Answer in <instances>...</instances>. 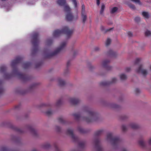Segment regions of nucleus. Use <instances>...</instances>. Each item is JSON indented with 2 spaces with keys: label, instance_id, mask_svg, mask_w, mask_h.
I'll return each instance as SVG.
<instances>
[{
  "label": "nucleus",
  "instance_id": "nucleus-1",
  "mask_svg": "<svg viewBox=\"0 0 151 151\" xmlns=\"http://www.w3.org/2000/svg\"><path fill=\"white\" fill-rule=\"evenodd\" d=\"M67 42L66 41L62 42L60 43V46L58 47L53 52H52L49 48L45 50L44 52V54L45 57H48L57 54L65 48Z\"/></svg>",
  "mask_w": 151,
  "mask_h": 151
},
{
  "label": "nucleus",
  "instance_id": "nucleus-2",
  "mask_svg": "<svg viewBox=\"0 0 151 151\" xmlns=\"http://www.w3.org/2000/svg\"><path fill=\"white\" fill-rule=\"evenodd\" d=\"M83 110L88 116L87 117L84 118V120L86 122L89 123L94 120L96 115V114L95 112L86 106L84 107Z\"/></svg>",
  "mask_w": 151,
  "mask_h": 151
},
{
  "label": "nucleus",
  "instance_id": "nucleus-3",
  "mask_svg": "<svg viewBox=\"0 0 151 151\" xmlns=\"http://www.w3.org/2000/svg\"><path fill=\"white\" fill-rule=\"evenodd\" d=\"M106 141L113 147H116L119 143L120 140L117 137H113L111 133H108L106 139Z\"/></svg>",
  "mask_w": 151,
  "mask_h": 151
},
{
  "label": "nucleus",
  "instance_id": "nucleus-4",
  "mask_svg": "<svg viewBox=\"0 0 151 151\" xmlns=\"http://www.w3.org/2000/svg\"><path fill=\"white\" fill-rule=\"evenodd\" d=\"M140 60L139 58L136 59L134 62V66L138 68L136 69V72L139 73H141L143 76H145L147 74V71L142 68V65L140 63Z\"/></svg>",
  "mask_w": 151,
  "mask_h": 151
},
{
  "label": "nucleus",
  "instance_id": "nucleus-5",
  "mask_svg": "<svg viewBox=\"0 0 151 151\" xmlns=\"http://www.w3.org/2000/svg\"><path fill=\"white\" fill-rule=\"evenodd\" d=\"M73 32V30H69L66 26L63 27L61 30L58 29L55 31L53 33V36L54 37H57L61 34H65L67 36H68Z\"/></svg>",
  "mask_w": 151,
  "mask_h": 151
},
{
  "label": "nucleus",
  "instance_id": "nucleus-6",
  "mask_svg": "<svg viewBox=\"0 0 151 151\" xmlns=\"http://www.w3.org/2000/svg\"><path fill=\"white\" fill-rule=\"evenodd\" d=\"M38 34L35 33L32 37V44L33 46V51H35L37 49V46L39 42V39L38 38Z\"/></svg>",
  "mask_w": 151,
  "mask_h": 151
},
{
  "label": "nucleus",
  "instance_id": "nucleus-7",
  "mask_svg": "<svg viewBox=\"0 0 151 151\" xmlns=\"http://www.w3.org/2000/svg\"><path fill=\"white\" fill-rule=\"evenodd\" d=\"M65 11L67 12L66 18L67 20L70 21L72 20L73 17L71 14L70 12V10L69 7L68 6H66L64 8Z\"/></svg>",
  "mask_w": 151,
  "mask_h": 151
},
{
  "label": "nucleus",
  "instance_id": "nucleus-8",
  "mask_svg": "<svg viewBox=\"0 0 151 151\" xmlns=\"http://www.w3.org/2000/svg\"><path fill=\"white\" fill-rule=\"evenodd\" d=\"M138 126L137 124L134 123H131L129 124L127 126L123 125L122 126V129L124 131H125L129 127H130L133 129H137L138 127Z\"/></svg>",
  "mask_w": 151,
  "mask_h": 151
},
{
  "label": "nucleus",
  "instance_id": "nucleus-9",
  "mask_svg": "<svg viewBox=\"0 0 151 151\" xmlns=\"http://www.w3.org/2000/svg\"><path fill=\"white\" fill-rule=\"evenodd\" d=\"M67 133L70 136L72 139L74 141H76L77 139V137L73 134L72 129H68L67 131Z\"/></svg>",
  "mask_w": 151,
  "mask_h": 151
},
{
  "label": "nucleus",
  "instance_id": "nucleus-10",
  "mask_svg": "<svg viewBox=\"0 0 151 151\" xmlns=\"http://www.w3.org/2000/svg\"><path fill=\"white\" fill-rule=\"evenodd\" d=\"M80 101L79 99L75 98H72L70 99L69 102L72 104H78Z\"/></svg>",
  "mask_w": 151,
  "mask_h": 151
},
{
  "label": "nucleus",
  "instance_id": "nucleus-11",
  "mask_svg": "<svg viewBox=\"0 0 151 151\" xmlns=\"http://www.w3.org/2000/svg\"><path fill=\"white\" fill-rule=\"evenodd\" d=\"M116 79L115 78H113L111 81V82L105 81L102 83V84L104 85H107L110 84V83H114L116 82Z\"/></svg>",
  "mask_w": 151,
  "mask_h": 151
},
{
  "label": "nucleus",
  "instance_id": "nucleus-12",
  "mask_svg": "<svg viewBox=\"0 0 151 151\" xmlns=\"http://www.w3.org/2000/svg\"><path fill=\"white\" fill-rule=\"evenodd\" d=\"M99 141L98 140H96L94 142L95 147L97 150V151H101L102 150L101 147L99 145Z\"/></svg>",
  "mask_w": 151,
  "mask_h": 151
},
{
  "label": "nucleus",
  "instance_id": "nucleus-13",
  "mask_svg": "<svg viewBox=\"0 0 151 151\" xmlns=\"http://www.w3.org/2000/svg\"><path fill=\"white\" fill-rule=\"evenodd\" d=\"M20 60V58H17L15 60H13L11 63V65L13 67L14 66L16 65L17 63H19Z\"/></svg>",
  "mask_w": 151,
  "mask_h": 151
},
{
  "label": "nucleus",
  "instance_id": "nucleus-14",
  "mask_svg": "<svg viewBox=\"0 0 151 151\" xmlns=\"http://www.w3.org/2000/svg\"><path fill=\"white\" fill-rule=\"evenodd\" d=\"M57 2L59 5L63 6L66 3V0H58Z\"/></svg>",
  "mask_w": 151,
  "mask_h": 151
},
{
  "label": "nucleus",
  "instance_id": "nucleus-15",
  "mask_svg": "<svg viewBox=\"0 0 151 151\" xmlns=\"http://www.w3.org/2000/svg\"><path fill=\"white\" fill-rule=\"evenodd\" d=\"M58 82L59 85L62 86L65 84V81L61 78H59L58 79Z\"/></svg>",
  "mask_w": 151,
  "mask_h": 151
},
{
  "label": "nucleus",
  "instance_id": "nucleus-16",
  "mask_svg": "<svg viewBox=\"0 0 151 151\" xmlns=\"http://www.w3.org/2000/svg\"><path fill=\"white\" fill-rule=\"evenodd\" d=\"M120 77L122 80H124L127 78V76L124 74H122L120 75Z\"/></svg>",
  "mask_w": 151,
  "mask_h": 151
},
{
  "label": "nucleus",
  "instance_id": "nucleus-17",
  "mask_svg": "<svg viewBox=\"0 0 151 151\" xmlns=\"http://www.w3.org/2000/svg\"><path fill=\"white\" fill-rule=\"evenodd\" d=\"M105 8V5L103 4H102L101 5V10L100 11V14H103V12L104 10V9Z\"/></svg>",
  "mask_w": 151,
  "mask_h": 151
},
{
  "label": "nucleus",
  "instance_id": "nucleus-18",
  "mask_svg": "<svg viewBox=\"0 0 151 151\" xmlns=\"http://www.w3.org/2000/svg\"><path fill=\"white\" fill-rule=\"evenodd\" d=\"M143 16L146 18H148L149 17L148 13L147 12H143L142 13Z\"/></svg>",
  "mask_w": 151,
  "mask_h": 151
},
{
  "label": "nucleus",
  "instance_id": "nucleus-19",
  "mask_svg": "<svg viewBox=\"0 0 151 151\" xmlns=\"http://www.w3.org/2000/svg\"><path fill=\"white\" fill-rule=\"evenodd\" d=\"M82 17L83 19V22L85 23L86 19V16L85 14V13H82Z\"/></svg>",
  "mask_w": 151,
  "mask_h": 151
},
{
  "label": "nucleus",
  "instance_id": "nucleus-20",
  "mask_svg": "<svg viewBox=\"0 0 151 151\" xmlns=\"http://www.w3.org/2000/svg\"><path fill=\"white\" fill-rule=\"evenodd\" d=\"M118 9L117 7H115L113 8L111 11V13L112 14L114 13L118 10Z\"/></svg>",
  "mask_w": 151,
  "mask_h": 151
},
{
  "label": "nucleus",
  "instance_id": "nucleus-21",
  "mask_svg": "<svg viewBox=\"0 0 151 151\" xmlns=\"http://www.w3.org/2000/svg\"><path fill=\"white\" fill-rule=\"evenodd\" d=\"M78 130L81 133H84L86 132V131L85 129L81 127L79 128Z\"/></svg>",
  "mask_w": 151,
  "mask_h": 151
},
{
  "label": "nucleus",
  "instance_id": "nucleus-22",
  "mask_svg": "<svg viewBox=\"0 0 151 151\" xmlns=\"http://www.w3.org/2000/svg\"><path fill=\"white\" fill-rule=\"evenodd\" d=\"M139 143V144L142 147H145V142L143 140H140Z\"/></svg>",
  "mask_w": 151,
  "mask_h": 151
},
{
  "label": "nucleus",
  "instance_id": "nucleus-23",
  "mask_svg": "<svg viewBox=\"0 0 151 151\" xmlns=\"http://www.w3.org/2000/svg\"><path fill=\"white\" fill-rule=\"evenodd\" d=\"M53 111L51 109H49L46 112V114L47 115H50L52 114Z\"/></svg>",
  "mask_w": 151,
  "mask_h": 151
},
{
  "label": "nucleus",
  "instance_id": "nucleus-24",
  "mask_svg": "<svg viewBox=\"0 0 151 151\" xmlns=\"http://www.w3.org/2000/svg\"><path fill=\"white\" fill-rule=\"evenodd\" d=\"M109 62V61L108 60H104L102 63V65L104 67Z\"/></svg>",
  "mask_w": 151,
  "mask_h": 151
},
{
  "label": "nucleus",
  "instance_id": "nucleus-25",
  "mask_svg": "<svg viewBox=\"0 0 151 151\" xmlns=\"http://www.w3.org/2000/svg\"><path fill=\"white\" fill-rule=\"evenodd\" d=\"M145 35L147 36H150L151 35V32L148 30H147L145 32Z\"/></svg>",
  "mask_w": 151,
  "mask_h": 151
},
{
  "label": "nucleus",
  "instance_id": "nucleus-26",
  "mask_svg": "<svg viewBox=\"0 0 151 151\" xmlns=\"http://www.w3.org/2000/svg\"><path fill=\"white\" fill-rule=\"evenodd\" d=\"M74 118L76 119H78L80 117V115L78 114H73Z\"/></svg>",
  "mask_w": 151,
  "mask_h": 151
},
{
  "label": "nucleus",
  "instance_id": "nucleus-27",
  "mask_svg": "<svg viewBox=\"0 0 151 151\" xmlns=\"http://www.w3.org/2000/svg\"><path fill=\"white\" fill-rule=\"evenodd\" d=\"M111 42V40L109 39L108 38L106 43V46L109 45Z\"/></svg>",
  "mask_w": 151,
  "mask_h": 151
},
{
  "label": "nucleus",
  "instance_id": "nucleus-28",
  "mask_svg": "<svg viewBox=\"0 0 151 151\" xmlns=\"http://www.w3.org/2000/svg\"><path fill=\"white\" fill-rule=\"evenodd\" d=\"M129 7L132 9L134 10L136 9L135 6L133 4H130L129 5Z\"/></svg>",
  "mask_w": 151,
  "mask_h": 151
},
{
  "label": "nucleus",
  "instance_id": "nucleus-29",
  "mask_svg": "<svg viewBox=\"0 0 151 151\" xmlns=\"http://www.w3.org/2000/svg\"><path fill=\"white\" fill-rule=\"evenodd\" d=\"M52 42V41L51 40H47L45 42V44L47 45H50Z\"/></svg>",
  "mask_w": 151,
  "mask_h": 151
},
{
  "label": "nucleus",
  "instance_id": "nucleus-30",
  "mask_svg": "<svg viewBox=\"0 0 151 151\" xmlns=\"http://www.w3.org/2000/svg\"><path fill=\"white\" fill-rule=\"evenodd\" d=\"M131 1L135 2V3H138L139 5H141V3L140 2L139 0H131Z\"/></svg>",
  "mask_w": 151,
  "mask_h": 151
},
{
  "label": "nucleus",
  "instance_id": "nucleus-31",
  "mask_svg": "<svg viewBox=\"0 0 151 151\" xmlns=\"http://www.w3.org/2000/svg\"><path fill=\"white\" fill-rule=\"evenodd\" d=\"M58 121L60 123H64V121L63 120V119L61 117L59 118L58 119Z\"/></svg>",
  "mask_w": 151,
  "mask_h": 151
},
{
  "label": "nucleus",
  "instance_id": "nucleus-32",
  "mask_svg": "<svg viewBox=\"0 0 151 151\" xmlns=\"http://www.w3.org/2000/svg\"><path fill=\"white\" fill-rule=\"evenodd\" d=\"M114 54V52L112 50H110L108 53V55H113Z\"/></svg>",
  "mask_w": 151,
  "mask_h": 151
},
{
  "label": "nucleus",
  "instance_id": "nucleus-33",
  "mask_svg": "<svg viewBox=\"0 0 151 151\" xmlns=\"http://www.w3.org/2000/svg\"><path fill=\"white\" fill-rule=\"evenodd\" d=\"M102 132V131L100 130L96 131L95 133V134L96 135H98L100 134Z\"/></svg>",
  "mask_w": 151,
  "mask_h": 151
},
{
  "label": "nucleus",
  "instance_id": "nucleus-34",
  "mask_svg": "<svg viewBox=\"0 0 151 151\" xmlns=\"http://www.w3.org/2000/svg\"><path fill=\"white\" fill-rule=\"evenodd\" d=\"M50 147V145L49 144L47 143L44 146V148L45 149H47Z\"/></svg>",
  "mask_w": 151,
  "mask_h": 151
},
{
  "label": "nucleus",
  "instance_id": "nucleus-35",
  "mask_svg": "<svg viewBox=\"0 0 151 151\" xmlns=\"http://www.w3.org/2000/svg\"><path fill=\"white\" fill-rule=\"evenodd\" d=\"M82 13H85V7L84 5H82Z\"/></svg>",
  "mask_w": 151,
  "mask_h": 151
},
{
  "label": "nucleus",
  "instance_id": "nucleus-36",
  "mask_svg": "<svg viewBox=\"0 0 151 151\" xmlns=\"http://www.w3.org/2000/svg\"><path fill=\"white\" fill-rule=\"evenodd\" d=\"M29 64H30L29 63H25L24 64L23 67L24 68H26L29 65Z\"/></svg>",
  "mask_w": 151,
  "mask_h": 151
},
{
  "label": "nucleus",
  "instance_id": "nucleus-37",
  "mask_svg": "<svg viewBox=\"0 0 151 151\" xmlns=\"http://www.w3.org/2000/svg\"><path fill=\"white\" fill-rule=\"evenodd\" d=\"M62 103V101L61 100H58L56 102V105L57 106L59 105Z\"/></svg>",
  "mask_w": 151,
  "mask_h": 151
},
{
  "label": "nucleus",
  "instance_id": "nucleus-38",
  "mask_svg": "<svg viewBox=\"0 0 151 151\" xmlns=\"http://www.w3.org/2000/svg\"><path fill=\"white\" fill-rule=\"evenodd\" d=\"M137 22H138L140 20V18L138 17H136L134 19Z\"/></svg>",
  "mask_w": 151,
  "mask_h": 151
},
{
  "label": "nucleus",
  "instance_id": "nucleus-39",
  "mask_svg": "<svg viewBox=\"0 0 151 151\" xmlns=\"http://www.w3.org/2000/svg\"><path fill=\"white\" fill-rule=\"evenodd\" d=\"M0 151H7V149L6 147H2Z\"/></svg>",
  "mask_w": 151,
  "mask_h": 151
},
{
  "label": "nucleus",
  "instance_id": "nucleus-40",
  "mask_svg": "<svg viewBox=\"0 0 151 151\" xmlns=\"http://www.w3.org/2000/svg\"><path fill=\"white\" fill-rule=\"evenodd\" d=\"M147 143L149 145H151V137H150L147 141Z\"/></svg>",
  "mask_w": 151,
  "mask_h": 151
},
{
  "label": "nucleus",
  "instance_id": "nucleus-41",
  "mask_svg": "<svg viewBox=\"0 0 151 151\" xmlns=\"http://www.w3.org/2000/svg\"><path fill=\"white\" fill-rule=\"evenodd\" d=\"M55 129L57 131H59L60 130V128L58 126H56L55 127Z\"/></svg>",
  "mask_w": 151,
  "mask_h": 151
},
{
  "label": "nucleus",
  "instance_id": "nucleus-42",
  "mask_svg": "<svg viewBox=\"0 0 151 151\" xmlns=\"http://www.w3.org/2000/svg\"><path fill=\"white\" fill-rule=\"evenodd\" d=\"M72 1L73 3L75 5V7L77 6V2H76V0H71Z\"/></svg>",
  "mask_w": 151,
  "mask_h": 151
},
{
  "label": "nucleus",
  "instance_id": "nucleus-43",
  "mask_svg": "<svg viewBox=\"0 0 151 151\" xmlns=\"http://www.w3.org/2000/svg\"><path fill=\"white\" fill-rule=\"evenodd\" d=\"M135 91L137 93H138L140 92V90L139 88H137L135 89Z\"/></svg>",
  "mask_w": 151,
  "mask_h": 151
},
{
  "label": "nucleus",
  "instance_id": "nucleus-44",
  "mask_svg": "<svg viewBox=\"0 0 151 151\" xmlns=\"http://www.w3.org/2000/svg\"><path fill=\"white\" fill-rule=\"evenodd\" d=\"M31 132L32 134H34L36 133V131L34 129H32L31 130Z\"/></svg>",
  "mask_w": 151,
  "mask_h": 151
},
{
  "label": "nucleus",
  "instance_id": "nucleus-45",
  "mask_svg": "<svg viewBox=\"0 0 151 151\" xmlns=\"http://www.w3.org/2000/svg\"><path fill=\"white\" fill-rule=\"evenodd\" d=\"M113 29V28H111L110 29H106V32L108 31H110L111 30H112Z\"/></svg>",
  "mask_w": 151,
  "mask_h": 151
},
{
  "label": "nucleus",
  "instance_id": "nucleus-46",
  "mask_svg": "<svg viewBox=\"0 0 151 151\" xmlns=\"http://www.w3.org/2000/svg\"><path fill=\"white\" fill-rule=\"evenodd\" d=\"M4 69H5V68L4 67H1V68L0 71L1 72H2L3 71H4Z\"/></svg>",
  "mask_w": 151,
  "mask_h": 151
},
{
  "label": "nucleus",
  "instance_id": "nucleus-47",
  "mask_svg": "<svg viewBox=\"0 0 151 151\" xmlns=\"http://www.w3.org/2000/svg\"><path fill=\"white\" fill-rule=\"evenodd\" d=\"M128 35L130 37L132 36V34L131 32H129L128 33Z\"/></svg>",
  "mask_w": 151,
  "mask_h": 151
},
{
  "label": "nucleus",
  "instance_id": "nucleus-48",
  "mask_svg": "<svg viewBox=\"0 0 151 151\" xmlns=\"http://www.w3.org/2000/svg\"><path fill=\"white\" fill-rule=\"evenodd\" d=\"M96 3L98 5H99L100 4V2L99 0H96Z\"/></svg>",
  "mask_w": 151,
  "mask_h": 151
},
{
  "label": "nucleus",
  "instance_id": "nucleus-49",
  "mask_svg": "<svg viewBox=\"0 0 151 151\" xmlns=\"http://www.w3.org/2000/svg\"><path fill=\"white\" fill-rule=\"evenodd\" d=\"M121 151H128V150L126 148H123Z\"/></svg>",
  "mask_w": 151,
  "mask_h": 151
},
{
  "label": "nucleus",
  "instance_id": "nucleus-50",
  "mask_svg": "<svg viewBox=\"0 0 151 151\" xmlns=\"http://www.w3.org/2000/svg\"><path fill=\"white\" fill-rule=\"evenodd\" d=\"M130 70V68H127L126 69V71L127 72L129 71Z\"/></svg>",
  "mask_w": 151,
  "mask_h": 151
},
{
  "label": "nucleus",
  "instance_id": "nucleus-51",
  "mask_svg": "<svg viewBox=\"0 0 151 151\" xmlns=\"http://www.w3.org/2000/svg\"><path fill=\"white\" fill-rule=\"evenodd\" d=\"M101 29L102 31H104V28L103 26H101Z\"/></svg>",
  "mask_w": 151,
  "mask_h": 151
},
{
  "label": "nucleus",
  "instance_id": "nucleus-52",
  "mask_svg": "<svg viewBox=\"0 0 151 151\" xmlns=\"http://www.w3.org/2000/svg\"><path fill=\"white\" fill-rule=\"evenodd\" d=\"M70 64V61H68L67 63V65L68 66H69Z\"/></svg>",
  "mask_w": 151,
  "mask_h": 151
},
{
  "label": "nucleus",
  "instance_id": "nucleus-53",
  "mask_svg": "<svg viewBox=\"0 0 151 151\" xmlns=\"http://www.w3.org/2000/svg\"><path fill=\"white\" fill-rule=\"evenodd\" d=\"M82 143H80V144H79V145H80V147H82V146H83V145H84V143H83V144H82Z\"/></svg>",
  "mask_w": 151,
  "mask_h": 151
},
{
  "label": "nucleus",
  "instance_id": "nucleus-54",
  "mask_svg": "<svg viewBox=\"0 0 151 151\" xmlns=\"http://www.w3.org/2000/svg\"><path fill=\"white\" fill-rule=\"evenodd\" d=\"M114 106H113V107H114V108H116V107H117V105H116V104H114Z\"/></svg>",
  "mask_w": 151,
  "mask_h": 151
},
{
  "label": "nucleus",
  "instance_id": "nucleus-55",
  "mask_svg": "<svg viewBox=\"0 0 151 151\" xmlns=\"http://www.w3.org/2000/svg\"><path fill=\"white\" fill-rule=\"evenodd\" d=\"M95 50H98V48H97H97H95Z\"/></svg>",
  "mask_w": 151,
  "mask_h": 151
},
{
  "label": "nucleus",
  "instance_id": "nucleus-56",
  "mask_svg": "<svg viewBox=\"0 0 151 151\" xmlns=\"http://www.w3.org/2000/svg\"><path fill=\"white\" fill-rule=\"evenodd\" d=\"M150 70H151V66H150Z\"/></svg>",
  "mask_w": 151,
  "mask_h": 151
},
{
  "label": "nucleus",
  "instance_id": "nucleus-57",
  "mask_svg": "<svg viewBox=\"0 0 151 151\" xmlns=\"http://www.w3.org/2000/svg\"><path fill=\"white\" fill-rule=\"evenodd\" d=\"M2 1H5L6 0H1Z\"/></svg>",
  "mask_w": 151,
  "mask_h": 151
},
{
  "label": "nucleus",
  "instance_id": "nucleus-58",
  "mask_svg": "<svg viewBox=\"0 0 151 151\" xmlns=\"http://www.w3.org/2000/svg\"><path fill=\"white\" fill-rule=\"evenodd\" d=\"M6 78H7V77H6Z\"/></svg>",
  "mask_w": 151,
  "mask_h": 151
},
{
  "label": "nucleus",
  "instance_id": "nucleus-59",
  "mask_svg": "<svg viewBox=\"0 0 151 151\" xmlns=\"http://www.w3.org/2000/svg\"><path fill=\"white\" fill-rule=\"evenodd\" d=\"M35 151H36V150H35Z\"/></svg>",
  "mask_w": 151,
  "mask_h": 151
}]
</instances>
